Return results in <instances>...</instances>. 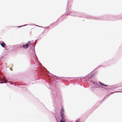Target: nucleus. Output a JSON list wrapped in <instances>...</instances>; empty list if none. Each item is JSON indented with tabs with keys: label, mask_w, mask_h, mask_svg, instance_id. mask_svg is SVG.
<instances>
[{
	"label": "nucleus",
	"mask_w": 122,
	"mask_h": 122,
	"mask_svg": "<svg viewBox=\"0 0 122 122\" xmlns=\"http://www.w3.org/2000/svg\"><path fill=\"white\" fill-rule=\"evenodd\" d=\"M2 82H0V83L2 84L3 83H2Z\"/></svg>",
	"instance_id": "28"
},
{
	"label": "nucleus",
	"mask_w": 122,
	"mask_h": 122,
	"mask_svg": "<svg viewBox=\"0 0 122 122\" xmlns=\"http://www.w3.org/2000/svg\"><path fill=\"white\" fill-rule=\"evenodd\" d=\"M39 69L40 70H39L35 75V79L36 80L40 79L41 78L39 77L40 76L46 78L47 80L46 81V85L47 88L51 89L52 91L51 92L52 98L53 102L55 103L57 100L58 94L55 84L57 82L56 80H57L58 77L56 76L51 73L48 74H46L45 71L46 69L43 70L41 67H39Z\"/></svg>",
	"instance_id": "1"
},
{
	"label": "nucleus",
	"mask_w": 122,
	"mask_h": 122,
	"mask_svg": "<svg viewBox=\"0 0 122 122\" xmlns=\"http://www.w3.org/2000/svg\"><path fill=\"white\" fill-rule=\"evenodd\" d=\"M79 119H78L76 121V122H79Z\"/></svg>",
	"instance_id": "22"
},
{
	"label": "nucleus",
	"mask_w": 122,
	"mask_h": 122,
	"mask_svg": "<svg viewBox=\"0 0 122 122\" xmlns=\"http://www.w3.org/2000/svg\"><path fill=\"white\" fill-rule=\"evenodd\" d=\"M22 46H23V48L25 49L26 48L28 47L29 46V45H28V43H26V44L25 45H22Z\"/></svg>",
	"instance_id": "8"
},
{
	"label": "nucleus",
	"mask_w": 122,
	"mask_h": 122,
	"mask_svg": "<svg viewBox=\"0 0 122 122\" xmlns=\"http://www.w3.org/2000/svg\"><path fill=\"white\" fill-rule=\"evenodd\" d=\"M60 115L61 117H64V116L63 113H60Z\"/></svg>",
	"instance_id": "12"
},
{
	"label": "nucleus",
	"mask_w": 122,
	"mask_h": 122,
	"mask_svg": "<svg viewBox=\"0 0 122 122\" xmlns=\"http://www.w3.org/2000/svg\"><path fill=\"white\" fill-rule=\"evenodd\" d=\"M93 86H92L91 87V89L92 91L94 92L96 91V89Z\"/></svg>",
	"instance_id": "10"
},
{
	"label": "nucleus",
	"mask_w": 122,
	"mask_h": 122,
	"mask_svg": "<svg viewBox=\"0 0 122 122\" xmlns=\"http://www.w3.org/2000/svg\"><path fill=\"white\" fill-rule=\"evenodd\" d=\"M48 27H46V28H47V29L48 28Z\"/></svg>",
	"instance_id": "29"
},
{
	"label": "nucleus",
	"mask_w": 122,
	"mask_h": 122,
	"mask_svg": "<svg viewBox=\"0 0 122 122\" xmlns=\"http://www.w3.org/2000/svg\"><path fill=\"white\" fill-rule=\"evenodd\" d=\"M9 82V83H10V84H11V85H12L13 84L11 83L10 82Z\"/></svg>",
	"instance_id": "26"
},
{
	"label": "nucleus",
	"mask_w": 122,
	"mask_h": 122,
	"mask_svg": "<svg viewBox=\"0 0 122 122\" xmlns=\"http://www.w3.org/2000/svg\"><path fill=\"white\" fill-rule=\"evenodd\" d=\"M33 58L34 59V60L36 61V59L35 58V57H33V58Z\"/></svg>",
	"instance_id": "24"
},
{
	"label": "nucleus",
	"mask_w": 122,
	"mask_h": 122,
	"mask_svg": "<svg viewBox=\"0 0 122 122\" xmlns=\"http://www.w3.org/2000/svg\"><path fill=\"white\" fill-rule=\"evenodd\" d=\"M29 25V24H26V25H22V26H16V27H18V28H20V27H23V26H25L26 25Z\"/></svg>",
	"instance_id": "13"
},
{
	"label": "nucleus",
	"mask_w": 122,
	"mask_h": 122,
	"mask_svg": "<svg viewBox=\"0 0 122 122\" xmlns=\"http://www.w3.org/2000/svg\"><path fill=\"white\" fill-rule=\"evenodd\" d=\"M37 39H36V40H35V41L34 42H33V43H34V44H35V45H36V41L37 40Z\"/></svg>",
	"instance_id": "20"
},
{
	"label": "nucleus",
	"mask_w": 122,
	"mask_h": 122,
	"mask_svg": "<svg viewBox=\"0 0 122 122\" xmlns=\"http://www.w3.org/2000/svg\"><path fill=\"white\" fill-rule=\"evenodd\" d=\"M110 92L111 93H113L114 92ZM117 92H122V91H117Z\"/></svg>",
	"instance_id": "18"
},
{
	"label": "nucleus",
	"mask_w": 122,
	"mask_h": 122,
	"mask_svg": "<svg viewBox=\"0 0 122 122\" xmlns=\"http://www.w3.org/2000/svg\"><path fill=\"white\" fill-rule=\"evenodd\" d=\"M94 71V70H93V71H92L91 72V73L92 72Z\"/></svg>",
	"instance_id": "32"
},
{
	"label": "nucleus",
	"mask_w": 122,
	"mask_h": 122,
	"mask_svg": "<svg viewBox=\"0 0 122 122\" xmlns=\"http://www.w3.org/2000/svg\"><path fill=\"white\" fill-rule=\"evenodd\" d=\"M99 88L101 89L102 90H103L104 89H107V88H105L104 87L102 86H99Z\"/></svg>",
	"instance_id": "11"
},
{
	"label": "nucleus",
	"mask_w": 122,
	"mask_h": 122,
	"mask_svg": "<svg viewBox=\"0 0 122 122\" xmlns=\"http://www.w3.org/2000/svg\"><path fill=\"white\" fill-rule=\"evenodd\" d=\"M0 44L3 48L5 47V46H6V44L3 42L0 41Z\"/></svg>",
	"instance_id": "7"
},
{
	"label": "nucleus",
	"mask_w": 122,
	"mask_h": 122,
	"mask_svg": "<svg viewBox=\"0 0 122 122\" xmlns=\"http://www.w3.org/2000/svg\"><path fill=\"white\" fill-rule=\"evenodd\" d=\"M63 111L64 109L62 108L61 110L60 113H63Z\"/></svg>",
	"instance_id": "15"
},
{
	"label": "nucleus",
	"mask_w": 122,
	"mask_h": 122,
	"mask_svg": "<svg viewBox=\"0 0 122 122\" xmlns=\"http://www.w3.org/2000/svg\"><path fill=\"white\" fill-rule=\"evenodd\" d=\"M61 119L60 120V122H65V120L64 119V117H61Z\"/></svg>",
	"instance_id": "9"
},
{
	"label": "nucleus",
	"mask_w": 122,
	"mask_h": 122,
	"mask_svg": "<svg viewBox=\"0 0 122 122\" xmlns=\"http://www.w3.org/2000/svg\"><path fill=\"white\" fill-rule=\"evenodd\" d=\"M39 27H41V28H45V27H43V26H40Z\"/></svg>",
	"instance_id": "23"
},
{
	"label": "nucleus",
	"mask_w": 122,
	"mask_h": 122,
	"mask_svg": "<svg viewBox=\"0 0 122 122\" xmlns=\"http://www.w3.org/2000/svg\"><path fill=\"white\" fill-rule=\"evenodd\" d=\"M36 56H37L36 55Z\"/></svg>",
	"instance_id": "36"
},
{
	"label": "nucleus",
	"mask_w": 122,
	"mask_h": 122,
	"mask_svg": "<svg viewBox=\"0 0 122 122\" xmlns=\"http://www.w3.org/2000/svg\"><path fill=\"white\" fill-rule=\"evenodd\" d=\"M9 82L7 81H5L4 82H2V83H6L7 82Z\"/></svg>",
	"instance_id": "19"
},
{
	"label": "nucleus",
	"mask_w": 122,
	"mask_h": 122,
	"mask_svg": "<svg viewBox=\"0 0 122 122\" xmlns=\"http://www.w3.org/2000/svg\"><path fill=\"white\" fill-rule=\"evenodd\" d=\"M69 14L70 15L74 16H78L80 17H82V16L81 15H80V14L79 13L76 12H70L68 11H67V12L64 14H65V15H67Z\"/></svg>",
	"instance_id": "2"
},
{
	"label": "nucleus",
	"mask_w": 122,
	"mask_h": 122,
	"mask_svg": "<svg viewBox=\"0 0 122 122\" xmlns=\"http://www.w3.org/2000/svg\"><path fill=\"white\" fill-rule=\"evenodd\" d=\"M20 46L21 47H22V46L20 45Z\"/></svg>",
	"instance_id": "30"
},
{
	"label": "nucleus",
	"mask_w": 122,
	"mask_h": 122,
	"mask_svg": "<svg viewBox=\"0 0 122 122\" xmlns=\"http://www.w3.org/2000/svg\"><path fill=\"white\" fill-rule=\"evenodd\" d=\"M86 18L89 19H94L95 20H110V19H106L104 18L103 17L102 18H100V17H95L92 16L88 15L86 16Z\"/></svg>",
	"instance_id": "3"
},
{
	"label": "nucleus",
	"mask_w": 122,
	"mask_h": 122,
	"mask_svg": "<svg viewBox=\"0 0 122 122\" xmlns=\"http://www.w3.org/2000/svg\"><path fill=\"white\" fill-rule=\"evenodd\" d=\"M109 96V95H107L106 96H105V97H104V99H103V100H104L107 98Z\"/></svg>",
	"instance_id": "14"
},
{
	"label": "nucleus",
	"mask_w": 122,
	"mask_h": 122,
	"mask_svg": "<svg viewBox=\"0 0 122 122\" xmlns=\"http://www.w3.org/2000/svg\"><path fill=\"white\" fill-rule=\"evenodd\" d=\"M100 66H98V67H97V68H97H98V67H99Z\"/></svg>",
	"instance_id": "27"
},
{
	"label": "nucleus",
	"mask_w": 122,
	"mask_h": 122,
	"mask_svg": "<svg viewBox=\"0 0 122 122\" xmlns=\"http://www.w3.org/2000/svg\"><path fill=\"white\" fill-rule=\"evenodd\" d=\"M3 80L4 81H7V80L5 78H4V77H3Z\"/></svg>",
	"instance_id": "17"
},
{
	"label": "nucleus",
	"mask_w": 122,
	"mask_h": 122,
	"mask_svg": "<svg viewBox=\"0 0 122 122\" xmlns=\"http://www.w3.org/2000/svg\"><path fill=\"white\" fill-rule=\"evenodd\" d=\"M91 84H93V85L92 86L96 88H99L100 86L98 85L97 82L96 83L93 81H90Z\"/></svg>",
	"instance_id": "5"
},
{
	"label": "nucleus",
	"mask_w": 122,
	"mask_h": 122,
	"mask_svg": "<svg viewBox=\"0 0 122 122\" xmlns=\"http://www.w3.org/2000/svg\"><path fill=\"white\" fill-rule=\"evenodd\" d=\"M28 44H30V41H28Z\"/></svg>",
	"instance_id": "25"
},
{
	"label": "nucleus",
	"mask_w": 122,
	"mask_h": 122,
	"mask_svg": "<svg viewBox=\"0 0 122 122\" xmlns=\"http://www.w3.org/2000/svg\"><path fill=\"white\" fill-rule=\"evenodd\" d=\"M69 1H68V2H67L68 3V2H69Z\"/></svg>",
	"instance_id": "31"
},
{
	"label": "nucleus",
	"mask_w": 122,
	"mask_h": 122,
	"mask_svg": "<svg viewBox=\"0 0 122 122\" xmlns=\"http://www.w3.org/2000/svg\"><path fill=\"white\" fill-rule=\"evenodd\" d=\"M98 82L101 86L107 87V90L108 91H109L110 90H112L115 88V87L114 86H110L108 87V86L107 85H105L104 84L99 81H98Z\"/></svg>",
	"instance_id": "4"
},
{
	"label": "nucleus",
	"mask_w": 122,
	"mask_h": 122,
	"mask_svg": "<svg viewBox=\"0 0 122 122\" xmlns=\"http://www.w3.org/2000/svg\"><path fill=\"white\" fill-rule=\"evenodd\" d=\"M96 70V69H94V70Z\"/></svg>",
	"instance_id": "34"
},
{
	"label": "nucleus",
	"mask_w": 122,
	"mask_h": 122,
	"mask_svg": "<svg viewBox=\"0 0 122 122\" xmlns=\"http://www.w3.org/2000/svg\"><path fill=\"white\" fill-rule=\"evenodd\" d=\"M67 7H66V9H67Z\"/></svg>",
	"instance_id": "33"
},
{
	"label": "nucleus",
	"mask_w": 122,
	"mask_h": 122,
	"mask_svg": "<svg viewBox=\"0 0 122 122\" xmlns=\"http://www.w3.org/2000/svg\"><path fill=\"white\" fill-rule=\"evenodd\" d=\"M96 70V69H94V70Z\"/></svg>",
	"instance_id": "35"
},
{
	"label": "nucleus",
	"mask_w": 122,
	"mask_h": 122,
	"mask_svg": "<svg viewBox=\"0 0 122 122\" xmlns=\"http://www.w3.org/2000/svg\"><path fill=\"white\" fill-rule=\"evenodd\" d=\"M35 46H34V49H33V50H34V52L35 54H36V53H35V51H34V50H35V49H34V47H35Z\"/></svg>",
	"instance_id": "21"
},
{
	"label": "nucleus",
	"mask_w": 122,
	"mask_h": 122,
	"mask_svg": "<svg viewBox=\"0 0 122 122\" xmlns=\"http://www.w3.org/2000/svg\"><path fill=\"white\" fill-rule=\"evenodd\" d=\"M96 72L94 73L93 74H92V75H91V76H88V75H89V74H88L87 75V76H86V77H87V79H89L91 78V77H93L94 76H95L96 74Z\"/></svg>",
	"instance_id": "6"
},
{
	"label": "nucleus",
	"mask_w": 122,
	"mask_h": 122,
	"mask_svg": "<svg viewBox=\"0 0 122 122\" xmlns=\"http://www.w3.org/2000/svg\"><path fill=\"white\" fill-rule=\"evenodd\" d=\"M35 25L36 26H38V27H40V26H39V25H36L35 24H32V25Z\"/></svg>",
	"instance_id": "16"
}]
</instances>
